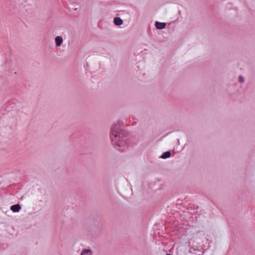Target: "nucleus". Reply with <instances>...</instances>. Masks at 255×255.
<instances>
[{
  "mask_svg": "<svg viewBox=\"0 0 255 255\" xmlns=\"http://www.w3.org/2000/svg\"><path fill=\"white\" fill-rule=\"evenodd\" d=\"M111 131V138L113 144L118 146L123 145V141L120 139L122 133L120 132L119 125H113Z\"/></svg>",
  "mask_w": 255,
  "mask_h": 255,
  "instance_id": "1",
  "label": "nucleus"
},
{
  "mask_svg": "<svg viewBox=\"0 0 255 255\" xmlns=\"http://www.w3.org/2000/svg\"><path fill=\"white\" fill-rule=\"evenodd\" d=\"M165 23H161L159 22H155V26L158 29H162L165 28Z\"/></svg>",
  "mask_w": 255,
  "mask_h": 255,
  "instance_id": "4",
  "label": "nucleus"
},
{
  "mask_svg": "<svg viewBox=\"0 0 255 255\" xmlns=\"http://www.w3.org/2000/svg\"><path fill=\"white\" fill-rule=\"evenodd\" d=\"M63 42L62 37L60 36H57L55 38V42L57 46H60Z\"/></svg>",
  "mask_w": 255,
  "mask_h": 255,
  "instance_id": "3",
  "label": "nucleus"
},
{
  "mask_svg": "<svg viewBox=\"0 0 255 255\" xmlns=\"http://www.w3.org/2000/svg\"><path fill=\"white\" fill-rule=\"evenodd\" d=\"M92 254L90 250H84L82 252L81 255H92Z\"/></svg>",
  "mask_w": 255,
  "mask_h": 255,
  "instance_id": "6",
  "label": "nucleus"
},
{
  "mask_svg": "<svg viewBox=\"0 0 255 255\" xmlns=\"http://www.w3.org/2000/svg\"><path fill=\"white\" fill-rule=\"evenodd\" d=\"M114 22L116 25L118 26L121 25L123 23V20L118 17H116L114 18Z\"/></svg>",
  "mask_w": 255,
  "mask_h": 255,
  "instance_id": "5",
  "label": "nucleus"
},
{
  "mask_svg": "<svg viewBox=\"0 0 255 255\" xmlns=\"http://www.w3.org/2000/svg\"><path fill=\"white\" fill-rule=\"evenodd\" d=\"M10 209L13 212H18L21 209V206L19 204H15L10 207Z\"/></svg>",
  "mask_w": 255,
  "mask_h": 255,
  "instance_id": "2",
  "label": "nucleus"
},
{
  "mask_svg": "<svg viewBox=\"0 0 255 255\" xmlns=\"http://www.w3.org/2000/svg\"><path fill=\"white\" fill-rule=\"evenodd\" d=\"M170 152L169 151H166L164 152L161 156V158H168L170 156Z\"/></svg>",
  "mask_w": 255,
  "mask_h": 255,
  "instance_id": "7",
  "label": "nucleus"
},
{
  "mask_svg": "<svg viewBox=\"0 0 255 255\" xmlns=\"http://www.w3.org/2000/svg\"><path fill=\"white\" fill-rule=\"evenodd\" d=\"M239 81H240L241 83H242V82H244V78H243L242 76H240L239 77Z\"/></svg>",
  "mask_w": 255,
  "mask_h": 255,
  "instance_id": "8",
  "label": "nucleus"
},
{
  "mask_svg": "<svg viewBox=\"0 0 255 255\" xmlns=\"http://www.w3.org/2000/svg\"><path fill=\"white\" fill-rule=\"evenodd\" d=\"M166 255H170V254H167Z\"/></svg>",
  "mask_w": 255,
  "mask_h": 255,
  "instance_id": "9",
  "label": "nucleus"
}]
</instances>
